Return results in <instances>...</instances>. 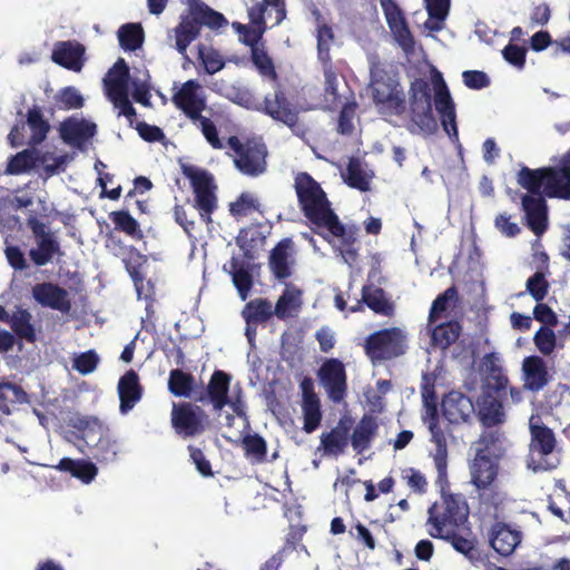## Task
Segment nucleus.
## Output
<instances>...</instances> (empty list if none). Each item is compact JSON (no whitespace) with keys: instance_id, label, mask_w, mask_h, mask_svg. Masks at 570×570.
<instances>
[{"instance_id":"obj_1","label":"nucleus","mask_w":570,"mask_h":570,"mask_svg":"<svg viewBox=\"0 0 570 570\" xmlns=\"http://www.w3.org/2000/svg\"><path fill=\"white\" fill-rule=\"evenodd\" d=\"M294 189L304 216L315 227L327 230V234L317 233L328 243L330 236L338 239L336 249L343 259L350 265L355 263L358 256V226L346 225L340 220L331 207L326 193L308 173L301 171L295 176Z\"/></svg>"},{"instance_id":"obj_2","label":"nucleus","mask_w":570,"mask_h":570,"mask_svg":"<svg viewBox=\"0 0 570 570\" xmlns=\"http://www.w3.org/2000/svg\"><path fill=\"white\" fill-rule=\"evenodd\" d=\"M428 533L435 539L449 541L460 553L472 559L476 552L472 540L458 533L466 522L469 508L460 494L442 493L441 502L433 503L428 510Z\"/></svg>"},{"instance_id":"obj_3","label":"nucleus","mask_w":570,"mask_h":570,"mask_svg":"<svg viewBox=\"0 0 570 570\" xmlns=\"http://www.w3.org/2000/svg\"><path fill=\"white\" fill-rule=\"evenodd\" d=\"M499 434L483 433L478 441L479 448L470 468L471 481L478 489L480 504L487 512L493 508L495 513L503 504V497L493 484L498 476V463L491 458L499 451Z\"/></svg>"},{"instance_id":"obj_4","label":"nucleus","mask_w":570,"mask_h":570,"mask_svg":"<svg viewBox=\"0 0 570 570\" xmlns=\"http://www.w3.org/2000/svg\"><path fill=\"white\" fill-rule=\"evenodd\" d=\"M227 24L225 16L203 0H187V10L180 14L178 24L173 29L175 49L186 57L187 48L200 36L203 26L218 30Z\"/></svg>"},{"instance_id":"obj_5","label":"nucleus","mask_w":570,"mask_h":570,"mask_svg":"<svg viewBox=\"0 0 570 570\" xmlns=\"http://www.w3.org/2000/svg\"><path fill=\"white\" fill-rule=\"evenodd\" d=\"M517 181L530 194H538L541 189L548 198L570 200V154L560 166L538 169L522 167Z\"/></svg>"},{"instance_id":"obj_6","label":"nucleus","mask_w":570,"mask_h":570,"mask_svg":"<svg viewBox=\"0 0 570 570\" xmlns=\"http://www.w3.org/2000/svg\"><path fill=\"white\" fill-rule=\"evenodd\" d=\"M370 87L372 99L379 112L389 116H401L406 110L403 88L395 73H391L379 59L370 63Z\"/></svg>"},{"instance_id":"obj_7","label":"nucleus","mask_w":570,"mask_h":570,"mask_svg":"<svg viewBox=\"0 0 570 570\" xmlns=\"http://www.w3.org/2000/svg\"><path fill=\"white\" fill-rule=\"evenodd\" d=\"M530 453L534 470L551 471L559 466L561 460L557 450V439L552 429L547 426L539 415L529 419Z\"/></svg>"},{"instance_id":"obj_8","label":"nucleus","mask_w":570,"mask_h":570,"mask_svg":"<svg viewBox=\"0 0 570 570\" xmlns=\"http://www.w3.org/2000/svg\"><path fill=\"white\" fill-rule=\"evenodd\" d=\"M183 175L189 179L194 193V207L206 224H212V215L217 209V186L207 170L193 165H181Z\"/></svg>"},{"instance_id":"obj_9","label":"nucleus","mask_w":570,"mask_h":570,"mask_svg":"<svg viewBox=\"0 0 570 570\" xmlns=\"http://www.w3.org/2000/svg\"><path fill=\"white\" fill-rule=\"evenodd\" d=\"M406 348V335L399 327L376 331L364 342L365 354L374 364L402 356Z\"/></svg>"},{"instance_id":"obj_10","label":"nucleus","mask_w":570,"mask_h":570,"mask_svg":"<svg viewBox=\"0 0 570 570\" xmlns=\"http://www.w3.org/2000/svg\"><path fill=\"white\" fill-rule=\"evenodd\" d=\"M227 145L236 154L234 165L243 175L257 177L266 171L268 151L264 142L256 139L243 142L237 136H230Z\"/></svg>"},{"instance_id":"obj_11","label":"nucleus","mask_w":570,"mask_h":570,"mask_svg":"<svg viewBox=\"0 0 570 570\" xmlns=\"http://www.w3.org/2000/svg\"><path fill=\"white\" fill-rule=\"evenodd\" d=\"M268 8H271V12L275 13L273 26L281 24L286 18L285 0H262L253 4L248 9L249 26L242 38V41L250 47V50L258 48L257 43L267 29L265 13Z\"/></svg>"},{"instance_id":"obj_12","label":"nucleus","mask_w":570,"mask_h":570,"mask_svg":"<svg viewBox=\"0 0 570 570\" xmlns=\"http://www.w3.org/2000/svg\"><path fill=\"white\" fill-rule=\"evenodd\" d=\"M411 120L422 130H436V120L432 112L431 88L428 81L415 79L410 87Z\"/></svg>"},{"instance_id":"obj_13","label":"nucleus","mask_w":570,"mask_h":570,"mask_svg":"<svg viewBox=\"0 0 570 570\" xmlns=\"http://www.w3.org/2000/svg\"><path fill=\"white\" fill-rule=\"evenodd\" d=\"M208 415L193 403L183 402L174 404L171 410V425L175 432L183 438H194L205 432Z\"/></svg>"},{"instance_id":"obj_14","label":"nucleus","mask_w":570,"mask_h":570,"mask_svg":"<svg viewBox=\"0 0 570 570\" xmlns=\"http://www.w3.org/2000/svg\"><path fill=\"white\" fill-rule=\"evenodd\" d=\"M317 376L333 403L338 404L344 401L347 393V374L341 360H325L317 372Z\"/></svg>"},{"instance_id":"obj_15","label":"nucleus","mask_w":570,"mask_h":570,"mask_svg":"<svg viewBox=\"0 0 570 570\" xmlns=\"http://www.w3.org/2000/svg\"><path fill=\"white\" fill-rule=\"evenodd\" d=\"M386 23L397 45L406 52L414 50L415 40L403 10L396 0H380Z\"/></svg>"},{"instance_id":"obj_16","label":"nucleus","mask_w":570,"mask_h":570,"mask_svg":"<svg viewBox=\"0 0 570 570\" xmlns=\"http://www.w3.org/2000/svg\"><path fill=\"white\" fill-rule=\"evenodd\" d=\"M230 381L232 376L228 373L222 370H215L206 389L200 387L194 393L195 402L203 404L210 403L214 411H222L229 402L228 392Z\"/></svg>"},{"instance_id":"obj_17","label":"nucleus","mask_w":570,"mask_h":570,"mask_svg":"<svg viewBox=\"0 0 570 570\" xmlns=\"http://www.w3.org/2000/svg\"><path fill=\"white\" fill-rule=\"evenodd\" d=\"M441 411L443 417L454 425L471 423L475 417V405L471 397L455 390L443 396Z\"/></svg>"},{"instance_id":"obj_18","label":"nucleus","mask_w":570,"mask_h":570,"mask_svg":"<svg viewBox=\"0 0 570 570\" xmlns=\"http://www.w3.org/2000/svg\"><path fill=\"white\" fill-rule=\"evenodd\" d=\"M434 87V106L436 111L440 114L442 127L450 138L458 140L459 131L456 126L455 106L448 86L440 72L435 76Z\"/></svg>"},{"instance_id":"obj_19","label":"nucleus","mask_w":570,"mask_h":570,"mask_svg":"<svg viewBox=\"0 0 570 570\" xmlns=\"http://www.w3.org/2000/svg\"><path fill=\"white\" fill-rule=\"evenodd\" d=\"M200 85L197 80L190 79L184 82L178 91L173 95V102L194 124L206 108V99L199 95Z\"/></svg>"},{"instance_id":"obj_20","label":"nucleus","mask_w":570,"mask_h":570,"mask_svg":"<svg viewBox=\"0 0 570 570\" xmlns=\"http://www.w3.org/2000/svg\"><path fill=\"white\" fill-rule=\"evenodd\" d=\"M543 193L523 195L521 198L522 209L527 226L537 235L541 236L548 228V206Z\"/></svg>"},{"instance_id":"obj_21","label":"nucleus","mask_w":570,"mask_h":570,"mask_svg":"<svg viewBox=\"0 0 570 570\" xmlns=\"http://www.w3.org/2000/svg\"><path fill=\"white\" fill-rule=\"evenodd\" d=\"M295 246L291 237L281 239L271 250L268 257V267L278 281H285L293 274L295 264Z\"/></svg>"},{"instance_id":"obj_22","label":"nucleus","mask_w":570,"mask_h":570,"mask_svg":"<svg viewBox=\"0 0 570 570\" xmlns=\"http://www.w3.org/2000/svg\"><path fill=\"white\" fill-rule=\"evenodd\" d=\"M32 298L42 307H48L61 313H69L71 302L68 292L51 282L36 284L31 289Z\"/></svg>"},{"instance_id":"obj_23","label":"nucleus","mask_w":570,"mask_h":570,"mask_svg":"<svg viewBox=\"0 0 570 570\" xmlns=\"http://www.w3.org/2000/svg\"><path fill=\"white\" fill-rule=\"evenodd\" d=\"M302 391V411L306 433L314 432L321 424L322 411L321 401L314 391L313 380L308 376L304 377L299 384Z\"/></svg>"},{"instance_id":"obj_24","label":"nucleus","mask_w":570,"mask_h":570,"mask_svg":"<svg viewBox=\"0 0 570 570\" xmlns=\"http://www.w3.org/2000/svg\"><path fill=\"white\" fill-rule=\"evenodd\" d=\"M85 53V46L78 41H57L52 49L51 60L65 69L79 72L86 61Z\"/></svg>"},{"instance_id":"obj_25","label":"nucleus","mask_w":570,"mask_h":570,"mask_svg":"<svg viewBox=\"0 0 570 570\" xmlns=\"http://www.w3.org/2000/svg\"><path fill=\"white\" fill-rule=\"evenodd\" d=\"M262 110L274 120L283 122L288 127H294L298 121V114L282 88L275 90L273 95L265 97Z\"/></svg>"},{"instance_id":"obj_26","label":"nucleus","mask_w":570,"mask_h":570,"mask_svg":"<svg viewBox=\"0 0 570 570\" xmlns=\"http://www.w3.org/2000/svg\"><path fill=\"white\" fill-rule=\"evenodd\" d=\"M489 542L500 556H511L520 544L522 533L505 522L497 521L489 530Z\"/></svg>"},{"instance_id":"obj_27","label":"nucleus","mask_w":570,"mask_h":570,"mask_svg":"<svg viewBox=\"0 0 570 570\" xmlns=\"http://www.w3.org/2000/svg\"><path fill=\"white\" fill-rule=\"evenodd\" d=\"M429 431L432 436V442L435 444V451L433 453V461L438 472L435 483L440 487L441 493H444L449 487L448 478V443L444 431L440 424L432 423L429 426Z\"/></svg>"},{"instance_id":"obj_28","label":"nucleus","mask_w":570,"mask_h":570,"mask_svg":"<svg viewBox=\"0 0 570 570\" xmlns=\"http://www.w3.org/2000/svg\"><path fill=\"white\" fill-rule=\"evenodd\" d=\"M501 397L493 393L482 392L478 399V410L475 409V417L485 428H493L502 424L505 420Z\"/></svg>"},{"instance_id":"obj_29","label":"nucleus","mask_w":570,"mask_h":570,"mask_svg":"<svg viewBox=\"0 0 570 570\" xmlns=\"http://www.w3.org/2000/svg\"><path fill=\"white\" fill-rule=\"evenodd\" d=\"M524 386L531 392L541 391L552 379L547 362L538 355L527 356L522 362Z\"/></svg>"},{"instance_id":"obj_30","label":"nucleus","mask_w":570,"mask_h":570,"mask_svg":"<svg viewBox=\"0 0 570 570\" xmlns=\"http://www.w3.org/2000/svg\"><path fill=\"white\" fill-rule=\"evenodd\" d=\"M142 386L139 383V376L134 370L127 371L118 382V394L120 400V413L126 414L131 411L142 397Z\"/></svg>"},{"instance_id":"obj_31","label":"nucleus","mask_w":570,"mask_h":570,"mask_svg":"<svg viewBox=\"0 0 570 570\" xmlns=\"http://www.w3.org/2000/svg\"><path fill=\"white\" fill-rule=\"evenodd\" d=\"M353 425L352 417H341L337 425L330 432L321 435V445L326 454L340 455L348 444V435Z\"/></svg>"},{"instance_id":"obj_32","label":"nucleus","mask_w":570,"mask_h":570,"mask_svg":"<svg viewBox=\"0 0 570 570\" xmlns=\"http://www.w3.org/2000/svg\"><path fill=\"white\" fill-rule=\"evenodd\" d=\"M59 131L61 139L66 144L80 147L96 135L97 126L85 119L77 120L69 118L61 122Z\"/></svg>"},{"instance_id":"obj_33","label":"nucleus","mask_w":570,"mask_h":570,"mask_svg":"<svg viewBox=\"0 0 570 570\" xmlns=\"http://www.w3.org/2000/svg\"><path fill=\"white\" fill-rule=\"evenodd\" d=\"M379 424L372 415L364 414L351 435V445L357 454H362L372 445L377 434Z\"/></svg>"},{"instance_id":"obj_34","label":"nucleus","mask_w":570,"mask_h":570,"mask_svg":"<svg viewBox=\"0 0 570 570\" xmlns=\"http://www.w3.org/2000/svg\"><path fill=\"white\" fill-rule=\"evenodd\" d=\"M362 302L375 314L391 317L394 314L395 306L386 292L373 284L362 287Z\"/></svg>"},{"instance_id":"obj_35","label":"nucleus","mask_w":570,"mask_h":570,"mask_svg":"<svg viewBox=\"0 0 570 570\" xmlns=\"http://www.w3.org/2000/svg\"><path fill=\"white\" fill-rule=\"evenodd\" d=\"M29 402L28 394L18 384L0 377V412L10 415L18 405Z\"/></svg>"},{"instance_id":"obj_36","label":"nucleus","mask_w":570,"mask_h":570,"mask_svg":"<svg viewBox=\"0 0 570 570\" xmlns=\"http://www.w3.org/2000/svg\"><path fill=\"white\" fill-rule=\"evenodd\" d=\"M431 345L441 351L453 345L462 333V326L458 321H448L430 328Z\"/></svg>"},{"instance_id":"obj_37","label":"nucleus","mask_w":570,"mask_h":570,"mask_svg":"<svg viewBox=\"0 0 570 570\" xmlns=\"http://www.w3.org/2000/svg\"><path fill=\"white\" fill-rule=\"evenodd\" d=\"M122 263L134 282L138 297H141L145 286L141 268L147 263V256L141 254L136 247L128 246Z\"/></svg>"},{"instance_id":"obj_38","label":"nucleus","mask_w":570,"mask_h":570,"mask_svg":"<svg viewBox=\"0 0 570 570\" xmlns=\"http://www.w3.org/2000/svg\"><path fill=\"white\" fill-rule=\"evenodd\" d=\"M8 324L14 335V338L24 340L28 343H35L37 341L36 328L32 324V315L28 309L17 307Z\"/></svg>"},{"instance_id":"obj_39","label":"nucleus","mask_w":570,"mask_h":570,"mask_svg":"<svg viewBox=\"0 0 570 570\" xmlns=\"http://www.w3.org/2000/svg\"><path fill=\"white\" fill-rule=\"evenodd\" d=\"M57 470L70 473L73 478L79 479L83 483H90L98 474L97 466L83 459L62 458L55 466Z\"/></svg>"},{"instance_id":"obj_40","label":"nucleus","mask_w":570,"mask_h":570,"mask_svg":"<svg viewBox=\"0 0 570 570\" xmlns=\"http://www.w3.org/2000/svg\"><path fill=\"white\" fill-rule=\"evenodd\" d=\"M129 79V67L124 58H119L109 69L104 80L106 95L128 90Z\"/></svg>"},{"instance_id":"obj_41","label":"nucleus","mask_w":570,"mask_h":570,"mask_svg":"<svg viewBox=\"0 0 570 570\" xmlns=\"http://www.w3.org/2000/svg\"><path fill=\"white\" fill-rule=\"evenodd\" d=\"M59 240L56 236L38 239L37 248L29 250V257L36 266H45L52 261L55 256H62Z\"/></svg>"},{"instance_id":"obj_42","label":"nucleus","mask_w":570,"mask_h":570,"mask_svg":"<svg viewBox=\"0 0 570 570\" xmlns=\"http://www.w3.org/2000/svg\"><path fill=\"white\" fill-rule=\"evenodd\" d=\"M27 125L31 131L28 145L36 147L45 141L50 130V125L38 106L28 109Z\"/></svg>"},{"instance_id":"obj_43","label":"nucleus","mask_w":570,"mask_h":570,"mask_svg":"<svg viewBox=\"0 0 570 570\" xmlns=\"http://www.w3.org/2000/svg\"><path fill=\"white\" fill-rule=\"evenodd\" d=\"M321 65L324 73V98L327 104V108L333 110L341 102L337 71L332 60L322 61Z\"/></svg>"},{"instance_id":"obj_44","label":"nucleus","mask_w":570,"mask_h":570,"mask_svg":"<svg viewBox=\"0 0 570 570\" xmlns=\"http://www.w3.org/2000/svg\"><path fill=\"white\" fill-rule=\"evenodd\" d=\"M193 374L184 372L180 368L171 370L168 379V390L171 394L179 397H193L198 391Z\"/></svg>"},{"instance_id":"obj_45","label":"nucleus","mask_w":570,"mask_h":570,"mask_svg":"<svg viewBox=\"0 0 570 570\" xmlns=\"http://www.w3.org/2000/svg\"><path fill=\"white\" fill-rule=\"evenodd\" d=\"M314 14L316 16L317 59L320 62L332 60L331 46L335 38L333 28L324 21L318 10H315Z\"/></svg>"},{"instance_id":"obj_46","label":"nucleus","mask_w":570,"mask_h":570,"mask_svg":"<svg viewBox=\"0 0 570 570\" xmlns=\"http://www.w3.org/2000/svg\"><path fill=\"white\" fill-rule=\"evenodd\" d=\"M242 314L247 325L265 323L275 315L271 302L265 298H255L248 302Z\"/></svg>"},{"instance_id":"obj_47","label":"nucleus","mask_w":570,"mask_h":570,"mask_svg":"<svg viewBox=\"0 0 570 570\" xmlns=\"http://www.w3.org/2000/svg\"><path fill=\"white\" fill-rule=\"evenodd\" d=\"M117 35L125 51H135L144 43V29L139 23H125L118 29Z\"/></svg>"},{"instance_id":"obj_48","label":"nucleus","mask_w":570,"mask_h":570,"mask_svg":"<svg viewBox=\"0 0 570 570\" xmlns=\"http://www.w3.org/2000/svg\"><path fill=\"white\" fill-rule=\"evenodd\" d=\"M109 218L115 225V229L125 233L134 239L144 238V233L139 223L129 214L128 210H115L109 214Z\"/></svg>"},{"instance_id":"obj_49","label":"nucleus","mask_w":570,"mask_h":570,"mask_svg":"<svg viewBox=\"0 0 570 570\" xmlns=\"http://www.w3.org/2000/svg\"><path fill=\"white\" fill-rule=\"evenodd\" d=\"M509 384L508 377L504 375L502 367L491 363L488 367V375L484 381L482 392L493 393L498 397L504 399Z\"/></svg>"},{"instance_id":"obj_50","label":"nucleus","mask_w":570,"mask_h":570,"mask_svg":"<svg viewBox=\"0 0 570 570\" xmlns=\"http://www.w3.org/2000/svg\"><path fill=\"white\" fill-rule=\"evenodd\" d=\"M119 446L116 440L109 434H101L97 443L92 446V458L104 464L112 463L117 460Z\"/></svg>"},{"instance_id":"obj_51","label":"nucleus","mask_w":570,"mask_h":570,"mask_svg":"<svg viewBox=\"0 0 570 570\" xmlns=\"http://www.w3.org/2000/svg\"><path fill=\"white\" fill-rule=\"evenodd\" d=\"M302 291L298 288H292L286 291L279 296L276 302L274 314L279 320H286L291 316V311L297 312L301 308Z\"/></svg>"},{"instance_id":"obj_52","label":"nucleus","mask_w":570,"mask_h":570,"mask_svg":"<svg viewBox=\"0 0 570 570\" xmlns=\"http://www.w3.org/2000/svg\"><path fill=\"white\" fill-rule=\"evenodd\" d=\"M39 160L36 149H24L12 156L7 165V173L20 175L30 171Z\"/></svg>"},{"instance_id":"obj_53","label":"nucleus","mask_w":570,"mask_h":570,"mask_svg":"<svg viewBox=\"0 0 570 570\" xmlns=\"http://www.w3.org/2000/svg\"><path fill=\"white\" fill-rule=\"evenodd\" d=\"M198 58L208 75H214L225 67V60L219 51L202 43L198 46Z\"/></svg>"},{"instance_id":"obj_54","label":"nucleus","mask_w":570,"mask_h":570,"mask_svg":"<svg viewBox=\"0 0 570 570\" xmlns=\"http://www.w3.org/2000/svg\"><path fill=\"white\" fill-rule=\"evenodd\" d=\"M250 58L261 76L271 80H277V72L275 70L274 62L263 47L250 50Z\"/></svg>"},{"instance_id":"obj_55","label":"nucleus","mask_w":570,"mask_h":570,"mask_svg":"<svg viewBox=\"0 0 570 570\" xmlns=\"http://www.w3.org/2000/svg\"><path fill=\"white\" fill-rule=\"evenodd\" d=\"M346 183L361 191L370 189V180L366 177L358 159L352 158L346 168Z\"/></svg>"},{"instance_id":"obj_56","label":"nucleus","mask_w":570,"mask_h":570,"mask_svg":"<svg viewBox=\"0 0 570 570\" xmlns=\"http://www.w3.org/2000/svg\"><path fill=\"white\" fill-rule=\"evenodd\" d=\"M56 101L58 107L63 110L80 109L85 104L83 97L71 86L62 88L56 96Z\"/></svg>"},{"instance_id":"obj_57","label":"nucleus","mask_w":570,"mask_h":570,"mask_svg":"<svg viewBox=\"0 0 570 570\" xmlns=\"http://www.w3.org/2000/svg\"><path fill=\"white\" fill-rule=\"evenodd\" d=\"M357 104L350 101L343 105L337 119V132L342 136H351L354 131L353 120L356 115Z\"/></svg>"},{"instance_id":"obj_58","label":"nucleus","mask_w":570,"mask_h":570,"mask_svg":"<svg viewBox=\"0 0 570 570\" xmlns=\"http://www.w3.org/2000/svg\"><path fill=\"white\" fill-rule=\"evenodd\" d=\"M458 297V289L455 286H451L445 289L442 294L433 301L430 313H429V326L435 322L436 317L449 307L450 301Z\"/></svg>"},{"instance_id":"obj_59","label":"nucleus","mask_w":570,"mask_h":570,"mask_svg":"<svg viewBox=\"0 0 570 570\" xmlns=\"http://www.w3.org/2000/svg\"><path fill=\"white\" fill-rule=\"evenodd\" d=\"M525 288L533 299L542 302L548 294L549 283L542 272H535L528 278Z\"/></svg>"},{"instance_id":"obj_60","label":"nucleus","mask_w":570,"mask_h":570,"mask_svg":"<svg viewBox=\"0 0 570 570\" xmlns=\"http://www.w3.org/2000/svg\"><path fill=\"white\" fill-rule=\"evenodd\" d=\"M243 448L246 455H252L258 461H264L267 453V444L258 434L247 435L243 439Z\"/></svg>"},{"instance_id":"obj_61","label":"nucleus","mask_w":570,"mask_h":570,"mask_svg":"<svg viewBox=\"0 0 570 570\" xmlns=\"http://www.w3.org/2000/svg\"><path fill=\"white\" fill-rule=\"evenodd\" d=\"M533 342L537 348L548 356L556 348V334L550 327L542 326L534 334Z\"/></svg>"},{"instance_id":"obj_62","label":"nucleus","mask_w":570,"mask_h":570,"mask_svg":"<svg viewBox=\"0 0 570 570\" xmlns=\"http://www.w3.org/2000/svg\"><path fill=\"white\" fill-rule=\"evenodd\" d=\"M196 124H198V127L206 141L214 149H222L224 147L222 140L219 139L217 127L209 118L199 114V118L196 119Z\"/></svg>"},{"instance_id":"obj_63","label":"nucleus","mask_w":570,"mask_h":570,"mask_svg":"<svg viewBox=\"0 0 570 570\" xmlns=\"http://www.w3.org/2000/svg\"><path fill=\"white\" fill-rule=\"evenodd\" d=\"M527 52L528 50L525 47L509 42L502 49V57L511 66L518 69H523L525 66Z\"/></svg>"},{"instance_id":"obj_64","label":"nucleus","mask_w":570,"mask_h":570,"mask_svg":"<svg viewBox=\"0 0 570 570\" xmlns=\"http://www.w3.org/2000/svg\"><path fill=\"white\" fill-rule=\"evenodd\" d=\"M99 363V356L94 350L79 354L73 360V368L82 375L92 373Z\"/></svg>"}]
</instances>
